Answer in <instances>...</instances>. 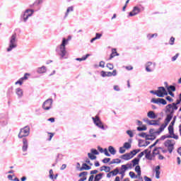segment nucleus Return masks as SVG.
<instances>
[{
  "label": "nucleus",
  "instance_id": "obj_36",
  "mask_svg": "<svg viewBox=\"0 0 181 181\" xmlns=\"http://www.w3.org/2000/svg\"><path fill=\"white\" fill-rule=\"evenodd\" d=\"M103 173H99L96 175L94 177V180L100 181L103 179Z\"/></svg>",
  "mask_w": 181,
  "mask_h": 181
},
{
  "label": "nucleus",
  "instance_id": "obj_35",
  "mask_svg": "<svg viewBox=\"0 0 181 181\" xmlns=\"http://www.w3.org/2000/svg\"><path fill=\"white\" fill-rule=\"evenodd\" d=\"M110 173L112 174V176H117V175L119 173V169H118V168H116L115 170L110 171Z\"/></svg>",
  "mask_w": 181,
  "mask_h": 181
},
{
  "label": "nucleus",
  "instance_id": "obj_30",
  "mask_svg": "<svg viewBox=\"0 0 181 181\" xmlns=\"http://www.w3.org/2000/svg\"><path fill=\"white\" fill-rule=\"evenodd\" d=\"M167 91L168 93L176 91V86L173 85H170V86L168 87Z\"/></svg>",
  "mask_w": 181,
  "mask_h": 181
},
{
  "label": "nucleus",
  "instance_id": "obj_44",
  "mask_svg": "<svg viewBox=\"0 0 181 181\" xmlns=\"http://www.w3.org/2000/svg\"><path fill=\"white\" fill-rule=\"evenodd\" d=\"M123 147H124V149H129V148H131V144H129L128 142H125L124 144Z\"/></svg>",
  "mask_w": 181,
  "mask_h": 181
},
{
  "label": "nucleus",
  "instance_id": "obj_38",
  "mask_svg": "<svg viewBox=\"0 0 181 181\" xmlns=\"http://www.w3.org/2000/svg\"><path fill=\"white\" fill-rule=\"evenodd\" d=\"M107 77H112V76H117V70H113V71L112 72H110V71H109V72H107Z\"/></svg>",
  "mask_w": 181,
  "mask_h": 181
},
{
  "label": "nucleus",
  "instance_id": "obj_28",
  "mask_svg": "<svg viewBox=\"0 0 181 181\" xmlns=\"http://www.w3.org/2000/svg\"><path fill=\"white\" fill-rule=\"evenodd\" d=\"M168 133L171 136H177V135L175 134V131L173 127H172V126H168Z\"/></svg>",
  "mask_w": 181,
  "mask_h": 181
},
{
  "label": "nucleus",
  "instance_id": "obj_3",
  "mask_svg": "<svg viewBox=\"0 0 181 181\" xmlns=\"http://www.w3.org/2000/svg\"><path fill=\"white\" fill-rule=\"evenodd\" d=\"M33 13H35V10L33 9H26L20 17L21 21L23 22L24 23H26L28 22V19L30 18V16H33Z\"/></svg>",
  "mask_w": 181,
  "mask_h": 181
},
{
  "label": "nucleus",
  "instance_id": "obj_23",
  "mask_svg": "<svg viewBox=\"0 0 181 181\" xmlns=\"http://www.w3.org/2000/svg\"><path fill=\"white\" fill-rule=\"evenodd\" d=\"M156 179L160 178V165H157L155 168Z\"/></svg>",
  "mask_w": 181,
  "mask_h": 181
},
{
  "label": "nucleus",
  "instance_id": "obj_52",
  "mask_svg": "<svg viewBox=\"0 0 181 181\" xmlns=\"http://www.w3.org/2000/svg\"><path fill=\"white\" fill-rule=\"evenodd\" d=\"M121 170L122 172H127V170H128V168H127L126 165H122L121 167Z\"/></svg>",
  "mask_w": 181,
  "mask_h": 181
},
{
  "label": "nucleus",
  "instance_id": "obj_45",
  "mask_svg": "<svg viewBox=\"0 0 181 181\" xmlns=\"http://www.w3.org/2000/svg\"><path fill=\"white\" fill-rule=\"evenodd\" d=\"M90 153H92L93 155H100V153L98 152V151H97V149L92 148L90 150Z\"/></svg>",
  "mask_w": 181,
  "mask_h": 181
},
{
  "label": "nucleus",
  "instance_id": "obj_47",
  "mask_svg": "<svg viewBox=\"0 0 181 181\" xmlns=\"http://www.w3.org/2000/svg\"><path fill=\"white\" fill-rule=\"evenodd\" d=\"M137 131H146V126L142 125V127H137Z\"/></svg>",
  "mask_w": 181,
  "mask_h": 181
},
{
  "label": "nucleus",
  "instance_id": "obj_8",
  "mask_svg": "<svg viewBox=\"0 0 181 181\" xmlns=\"http://www.w3.org/2000/svg\"><path fill=\"white\" fill-rule=\"evenodd\" d=\"M52 105H53V99H47L42 104V108L45 111H49L52 109Z\"/></svg>",
  "mask_w": 181,
  "mask_h": 181
},
{
  "label": "nucleus",
  "instance_id": "obj_21",
  "mask_svg": "<svg viewBox=\"0 0 181 181\" xmlns=\"http://www.w3.org/2000/svg\"><path fill=\"white\" fill-rule=\"evenodd\" d=\"M166 138H173L174 139H179V136H172L171 135H168V134L163 135L160 138V141H165Z\"/></svg>",
  "mask_w": 181,
  "mask_h": 181
},
{
  "label": "nucleus",
  "instance_id": "obj_63",
  "mask_svg": "<svg viewBox=\"0 0 181 181\" xmlns=\"http://www.w3.org/2000/svg\"><path fill=\"white\" fill-rule=\"evenodd\" d=\"M28 76H29V74H25L24 76L21 78L23 80V81L25 80H28Z\"/></svg>",
  "mask_w": 181,
  "mask_h": 181
},
{
  "label": "nucleus",
  "instance_id": "obj_22",
  "mask_svg": "<svg viewBox=\"0 0 181 181\" xmlns=\"http://www.w3.org/2000/svg\"><path fill=\"white\" fill-rule=\"evenodd\" d=\"M173 118V115L168 113L165 119V124H166V125H168L170 121H172Z\"/></svg>",
  "mask_w": 181,
  "mask_h": 181
},
{
  "label": "nucleus",
  "instance_id": "obj_32",
  "mask_svg": "<svg viewBox=\"0 0 181 181\" xmlns=\"http://www.w3.org/2000/svg\"><path fill=\"white\" fill-rule=\"evenodd\" d=\"M132 163H133V168L136 166V165H139V158H135L132 160Z\"/></svg>",
  "mask_w": 181,
  "mask_h": 181
},
{
  "label": "nucleus",
  "instance_id": "obj_34",
  "mask_svg": "<svg viewBox=\"0 0 181 181\" xmlns=\"http://www.w3.org/2000/svg\"><path fill=\"white\" fill-rule=\"evenodd\" d=\"M145 158L146 159H148V160H152L153 159V154L151 156V151H149L148 153H146V155L145 156Z\"/></svg>",
  "mask_w": 181,
  "mask_h": 181
},
{
  "label": "nucleus",
  "instance_id": "obj_62",
  "mask_svg": "<svg viewBox=\"0 0 181 181\" xmlns=\"http://www.w3.org/2000/svg\"><path fill=\"white\" fill-rule=\"evenodd\" d=\"M103 152L106 156H111V154L108 153V150L107 148H105Z\"/></svg>",
  "mask_w": 181,
  "mask_h": 181
},
{
  "label": "nucleus",
  "instance_id": "obj_60",
  "mask_svg": "<svg viewBox=\"0 0 181 181\" xmlns=\"http://www.w3.org/2000/svg\"><path fill=\"white\" fill-rule=\"evenodd\" d=\"M104 168H105V172H106L107 173H108V172L110 173L111 171V168L110 167L105 165Z\"/></svg>",
  "mask_w": 181,
  "mask_h": 181
},
{
  "label": "nucleus",
  "instance_id": "obj_39",
  "mask_svg": "<svg viewBox=\"0 0 181 181\" xmlns=\"http://www.w3.org/2000/svg\"><path fill=\"white\" fill-rule=\"evenodd\" d=\"M88 156L90 160H95V159H97V156H94V154L91 153H88Z\"/></svg>",
  "mask_w": 181,
  "mask_h": 181
},
{
  "label": "nucleus",
  "instance_id": "obj_1",
  "mask_svg": "<svg viewBox=\"0 0 181 181\" xmlns=\"http://www.w3.org/2000/svg\"><path fill=\"white\" fill-rule=\"evenodd\" d=\"M66 42L64 41L59 45H58L56 49L55 52L58 56L60 57V59H64L66 54H67V51L66 50Z\"/></svg>",
  "mask_w": 181,
  "mask_h": 181
},
{
  "label": "nucleus",
  "instance_id": "obj_64",
  "mask_svg": "<svg viewBox=\"0 0 181 181\" xmlns=\"http://www.w3.org/2000/svg\"><path fill=\"white\" fill-rule=\"evenodd\" d=\"M127 168V169H132V168L134 167L132 163H127L125 165Z\"/></svg>",
  "mask_w": 181,
  "mask_h": 181
},
{
  "label": "nucleus",
  "instance_id": "obj_15",
  "mask_svg": "<svg viewBox=\"0 0 181 181\" xmlns=\"http://www.w3.org/2000/svg\"><path fill=\"white\" fill-rule=\"evenodd\" d=\"M46 71H47V68H46L45 66H42L38 67L37 69V73L38 74H45V73H46Z\"/></svg>",
  "mask_w": 181,
  "mask_h": 181
},
{
  "label": "nucleus",
  "instance_id": "obj_25",
  "mask_svg": "<svg viewBox=\"0 0 181 181\" xmlns=\"http://www.w3.org/2000/svg\"><path fill=\"white\" fill-rule=\"evenodd\" d=\"M91 169V166L87 165V163H83L82 167H81L80 172H83V170H90Z\"/></svg>",
  "mask_w": 181,
  "mask_h": 181
},
{
  "label": "nucleus",
  "instance_id": "obj_59",
  "mask_svg": "<svg viewBox=\"0 0 181 181\" xmlns=\"http://www.w3.org/2000/svg\"><path fill=\"white\" fill-rule=\"evenodd\" d=\"M170 45H175V37H171L170 39Z\"/></svg>",
  "mask_w": 181,
  "mask_h": 181
},
{
  "label": "nucleus",
  "instance_id": "obj_57",
  "mask_svg": "<svg viewBox=\"0 0 181 181\" xmlns=\"http://www.w3.org/2000/svg\"><path fill=\"white\" fill-rule=\"evenodd\" d=\"M179 57V53L176 54L174 57H172V62H176Z\"/></svg>",
  "mask_w": 181,
  "mask_h": 181
},
{
  "label": "nucleus",
  "instance_id": "obj_51",
  "mask_svg": "<svg viewBox=\"0 0 181 181\" xmlns=\"http://www.w3.org/2000/svg\"><path fill=\"white\" fill-rule=\"evenodd\" d=\"M106 67H107V69H109V70H113L114 69V65L112 64H107Z\"/></svg>",
  "mask_w": 181,
  "mask_h": 181
},
{
  "label": "nucleus",
  "instance_id": "obj_37",
  "mask_svg": "<svg viewBox=\"0 0 181 181\" xmlns=\"http://www.w3.org/2000/svg\"><path fill=\"white\" fill-rule=\"evenodd\" d=\"M114 163H121V160L119 158H115L110 162V165H114Z\"/></svg>",
  "mask_w": 181,
  "mask_h": 181
},
{
  "label": "nucleus",
  "instance_id": "obj_27",
  "mask_svg": "<svg viewBox=\"0 0 181 181\" xmlns=\"http://www.w3.org/2000/svg\"><path fill=\"white\" fill-rule=\"evenodd\" d=\"M165 127H168V124H166V123H165V124H161L159 128V130L157 132H155L154 134H160V132H163L165 130Z\"/></svg>",
  "mask_w": 181,
  "mask_h": 181
},
{
  "label": "nucleus",
  "instance_id": "obj_58",
  "mask_svg": "<svg viewBox=\"0 0 181 181\" xmlns=\"http://www.w3.org/2000/svg\"><path fill=\"white\" fill-rule=\"evenodd\" d=\"M110 160H111V158H104V159L102 160V162H103V163H108V162H110Z\"/></svg>",
  "mask_w": 181,
  "mask_h": 181
},
{
  "label": "nucleus",
  "instance_id": "obj_33",
  "mask_svg": "<svg viewBox=\"0 0 181 181\" xmlns=\"http://www.w3.org/2000/svg\"><path fill=\"white\" fill-rule=\"evenodd\" d=\"M108 151L111 155H115V153H117V151H115V148H114L112 146L108 147Z\"/></svg>",
  "mask_w": 181,
  "mask_h": 181
},
{
  "label": "nucleus",
  "instance_id": "obj_61",
  "mask_svg": "<svg viewBox=\"0 0 181 181\" xmlns=\"http://www.w3.org/2000/svg\"><path fill=\"white\" fill-rule=\"evenodd\" d=\"M119 153H125V148L124 147H120L119 150Z\"/></svg>",
  "mask_w": 181,
  "mask_h": 181
},
{
  "label": "nucleus",
  "instance_id": "obj_11",
  "mask_svg": "<svg viewBox=\"0 0 181 181\" xmlns=\"http://www.w3.org/2000/svg\"><path fill=\"white\" fill-rule=\"evenodd\" d=\"M153 66V69H155V67H156V63H152L151 62H148L146 64V71H147L148 73H152V71H153V69H151V66Z\"/></svg>",
  "mask_w": 181,
  "mask_h": 181
},
{
  "label": "nucleus",
  "instance_id": "obj_42",
  "mask_svg": "<svg viewBox=\"0 0 181 181\" xmlns=\"http://www.w3.org/2000/svg\"><path fill=\"white\" fill-rule=\"evenodd\" d=\"M130 177H132V179H136L138 178V176L135 175V173L130 171L129 173Z\"/></svg>",
  "mask_w": 181,
  "mask_h": 181
},
{
  "label": "nucleus",
  "instance_id": "obj_55",
  "mask_svg": "<svg viewBox=\"0 0 181 181\" xmlns=\"http://www.w3.org/2000/svg\"><path fill=\"white\" fill-rule=\"evenodd\" d=\"M107 72L105 71H102L100 72V76H102L103 77H107Z\"/></svg>",
  "mask_w": 181,
  "mask_h": 181
},
{
  "label": "nucleus",
  "instance_id": "obj_10",
  "mask_svg": "<svg viewBox=\"0 0 181 181\" xmlns=\"http://www.w3.org/2000/svg\"><path fill=\"white\" fill-rule=\"evenodd\" d=\"M151 103H153L154 104H162L163 105H166V104H168L166 100L163 98H152Z\"/></svg>",
  "mask_w": 181,
  "mask_h": 181
},
{
  "label": "nucleus",
  "instance_id": "obj_49",
  "mask_svg": "<svg viewBox=\"0 0 181 181\" xmlns=\"http://www.w3.org/2000/svg\"><path fill=\"white\" fill-rule=\"evenodd\" d=\"M126 133L127 134V135H129V136H130V138H134V133L132 130H127Z\"/></svg>",
  "mask_w": 181,
  "mask_h": 181
},
{
  "label": "nucleus",
  "instance_id": "obj_40",
  "mask_svg": "<svg viewBox=\"0 0 181 181\" xmlns=\"http://www.w3.org/2000/svg\"><path fill=\"white\" fill-rule=\"evenodd\" d=\"M135 172H136L137 176H141V166L136 165L135 167Z\"/></svg>",
  "mask_w": 181,
  "mask_h": 181
},
{
  "label": "nucleus",
  "instance_id": "obj_46",
  "mask_svg": "<svg viewBox=\"0 0 181 181\" xmlns=\"http://www.w3.org/2000/svg\"><path fill=\"white\" fill-rule=\"evenodd\" d=\"M155 138L156 137L153 136L148 135L146 139V141H153V140H155Z\"/></svg>",
  "mask_w": 181,
  "mask_h": 181
},
{
  "label": "nucleus",
  "instance_id": "obj_43",
  "mask_svg": "<svg viewBox=\"0 0 181 181\" xmlns=\"http://www.w3.org/2000/svg\"><path fill=\"white\" fill-rule=\"evenodd\" d=\"M62 158H63V154L58 153L57 158H56V163H57V162H59V160H62Z\"/></svg>",
  "mask_w": 181,
  "mask_h": 181
},
{
  "label": "nucleus",
  "instance_id": "obj_5",
  "mask_svg": "<svg viewBox=\"0 0 181 181\" xmlns=\"http://www.w3.org/2000/svg\"><path fill=\"white\" fill-rule=\"evenodd\" d=\"M30 134V127L29 126H25V127L21 129L20 132L18 134V138L22 139L25 138V136H29Z\"/></svg>",
  "mask_w": 181,
  "mask_h": 181
},
{
  "label": "nucleus",
  "instance_id": "obj_24",
  "mask_svg": "<svg viewBox=\"0 0 181 181\" xmlns=\"http://www.w3.org/2000/svg\"><path fill=\"white\" fill-rule=\"evenodd\" d=\"M115 56H119V54L117 52V49L113 48L112 49V53L110 56L109 60H112V59H114V57H115Z\"/></svg>",
  "mask_w": 181,
  "mask_h": 181
},
{
  "label": "nucleus",
  "instance_id": "obj_19",
  "mask_svg": "<svg viewBox=\"0 0 181 181\" xmlns=\"http://www.w3.org/2000/svg\"><path fill=\"white\" fill-rule=\"evenodd\" d=\"M16 94L18 95V98H22V97H23V90L21 88H17L16 89Z\"/></svg>",
  "mask_w": 181,
  "mask_h": 181
},
{
  "label": "nucleus",
  "instance_id": "obj_16",
  "mask_svg": "<svg viewBox=\"0 0 181 181\" xmlns=\"http://www.w3.org/2000/svg\"><path fill=\"white\" fill-rule=\"evenodd\" d=\"M144 121L148 125H159L158 120H149L148 119H144Z\"/></svg>",
  "mask_w": 181,
  "mask_h": 181
},
{
  "label": "nucleus",
  "instance_id": "obj_53",
  "mask_svg": "<svg viewBox=\"0 0 181 181\" xmlns=\"http://www.w3.org/2000/svg\"><path fill=\"white\" fill-rule=\"evenodd\" d=\"M139 136H141V138H146V139L148 134H146V133H145V132H142L141 134H139Z\"/></svg>",
  "mask_w": 181,
  "mask_h": 181
},
{
  "label": "nucleus",
  "instance_id": "obj_29",
  "mask_svg": "<svg viewBox=\"0 0 181 181\" xmlns=\"http://www.w3.org/2000/svg\"><path fill=\"white\" fill-rule=\"evenodd\" d=\"M159 149H162V147L155 148V149L153 151V158H155V156H156V155L160 154V151H159Z\"/></svg>",
  "mask_w": 181,
  "mask_h": 181
},
{
  "label": "nucleus",
  "instance_id": "obj_54",
  "mask_svg": "<svg viewBox=\"0 0 181 181\" xmlns=\"http://www.w3.org/2000/svg\"><path fill=\"white\" fill-rule=\"evenodd\" d=\"M16 86H17V84H19L20 86H22V84H23V81L21 79V78L17 81L16 83H15Z\"/></svg>",
  "mask_w": 181,
  "mask_h": 181
},
{
  "label": "nucleus",
  "instance_id": "obj_4",
  "mask_svg": "<svg viewBox=\"0 0 181 181\" xmlns=\"http://www.w3.org/2000/svg\"><path fill=\"white\" fill-rule=\"evenodd\" d=\"M175 145H176V141L173 139H168L164 142V146L167 148L169 153H172L173 152Z\"/></svg>",
  "mask_w": 181,
  "mask_h": 181
},
{
  "label": "nucleus",
  "instance_id": "obj_12",
  "mask_svg": "<svg viewBox=\"0 0 181 181\" xmlns=\"http://www.w3.org/2000/svg\"><path fill=\"white\" fill-rule=\"evenodd\" d=\"M141 12V8H139V7L138 6H134L133 8L132 11H131L129 13V16H136V15H138V13H139Z\"/></svg>",
  "mask_w": 181,
  "mask_h": 181
},
{
  "label": "nucleus",
  "instance_id": "obj_17",
  "mask_svg": "<svg viewBox=\"0 0 181 181\" xmlns=\"http://www.w3.org/2000/svg\"><path fill=\"white\" fill-rule=\"evenodd\" d=\"M134 158V156H131V153H127L120 156L121 159H123L124 160H129V159H132Z\"/></svg>",
  "mask_w": 181,
  "mask_h": 181
},
{
  "label": "nucleus",
  "instance_id": "obj_2",
  "mask_svg": "<svg viewBox=\"0 0 181 181\" xmlns=\"http://www.w3.org/2000/svg\"><path fill=\"white\" fill-rule=\"evenodd\" d=\"M18 40H16V33L13 34L9 38L8 47L6 49V52H12L13 49L18 47Z\"/></svg>",
  "mask_w": 181,
  "mask_h": 181
},
{
  "label": "nucleus",
  "instance_id": "obj_7",
  "mask_svg": "<svg viewBox=\"0 0 181 181\" xmlns=\"http://www.w3.org/2000/svg\"><path fill=\"white\" fill-rule=\"evenodd\" d=\"M92 119L93 121V124H95V125L98 127V128H100V129L103 130L105 129V127H104V124H103V122H101L100 117L96 115L95 117H93Z\"/></svg>",
  "mask_w": 181,
  "mask_h": 181
},
{
  "label": "nucleus",
  "instance_id": "obj_26",
  "mask_svg": "<svg viewBox=\"0 0 181 181\" xmlns=\"http://www.w3.org/2000/svg\"><path fill=\"white\" fill-rule=\"evenodd\" d=\"M153 37H158V33H154V34L148 33L146 35V38L148 40H151L152 39H153Z\"/></svg>",
  "mask_w": 181,
  "mask_h": 181
},
{
  "label": "nucleus",
  "instance_id": "obj_13",
  "mask_svg": "<svg viewBox=\"0 0 181 181\" xmlns=\"http://www.w3.org/2000/svg\"><path fill=\"white\" fill-rule=\"evenodd\" d=\"M28 147H29V144L28 143V139H26L25 138L23 139V147H22L23 152H26V151H28Z\"/></svg>",
  "mask_w": 181,
  "mask_h": 181
},
{
  "label": "nucleus",
  "instance_id": "obj_18",
  "mask_svg": "<svg viewBox=\"0 0 181 181\" xmlns=\"http://www.w3.org/2000/svg\"><path fill=\"white\" fill-rule=\"evenodd\" d=\"M147 117L151 119H156V118H158V115H156V114H155V112L153 111L148 112Z\"/></svg>",
  "mask_w": 181,
  "mask_h": 181
},
{
  "label": "nucleus",
  "instance_id": "obj_9",
  "mask_svg": "<svg viewBox=\"0 0 181 181\" xmlns=\"http://www.w3.org/2000/svg\"><path fill=\"white\" fill-rule=\"evenodd\" d=\"M165 95H168V91L163 86L158 87V90H157V97H165Z\"/></svg>",
  "mask_w": 181,
  "mask_h": 181
},
{
  "label": "nucleus",
  "instance_id": "obj_41",
  "mask_svg": "<svg viewBox=\"0 0 181 181\" xmlns=\"http://www.w3.org/2000/svg\"><path fill=\"white\" fill-rule=\"evenodd\" d=\"M71 40V36H69L67 39L66 38H62V42H65V45L67 46L69 45V42Z\"/></svg>",
  "mask_w": 181,
  "mask_h": 181
},
{
  "label": "nucleus",
  "instance_id": "obj_50",
  "mask_svg": "<svg viewBox=\"0 0 181 181\" xmlns=\"http://www.w3.org/2000/svg\"><path fill=\"white\" fill-rule=\"evenodd\" d=\"M43 4V0H35L33 5H40Z\"/></svg>",
  "mask_w": 181,
  "mask_h": 181
},
{
  "label": "nucleus",
  "instance_id": "obj_14",
  "mask_svg": "<svg viewBox=\"0 0 181 181\" xmlns=\"http://www.w3.org/2000/svg\"><path fill=\"white\" fill-rule=\"evenodd\" d=\"M87 175H88V173L87 171H83L79 174V177H81L78 180V181H85L87 180Z\"/></svg>",
  "mask_w": 181,
  "mask_h": 181
},
{
  "label": "nucleus",
  "instance_id": "obj_48",
  "mask_svg": "<svg viewBox=\"0 0 181 181\" xmlns=\"http://www.w3.org/2000/svg\"><path fill=\"white\" fill-rule=\"evenodd\" d=\"M144 144H145V141H144V140H139V148H143V147H144Z\"/></svg>",
  "mask_w": 181,
  "mask_h": 181
},
{
  "label": "nucleus",
  "instance_id": "obj_56",
  "mask_svg": "<svg viewBox=\"0 0 181 181\" xmlns=\"http://www.w3.org/2000/svg\"><path fill=\"white\" fill-rule=\"evenodd\" d=\"M49 178L53 180L54 179V176L53 175V170H49Z\"/></svg>",
  "mask_w": 181,
  "mask_h": 181
},
{
  "label": "nucleus",
  "instance_id": "obj_20",
  "mask_svg": "<svg viewBox=\"0 0 181 181\" xmlns=\"http://www.w3.org/2000/svg\"><path fill=\"white\" fill-rule=\"evenodd\" d=\"M74 6H71L67 8L66 11L65 13V15L64 16V19H66V18H67V16H69V13H70V12H74Z\"/></svg>",
  "mask_w": 181,
  "mask_h": 181
},
{
  "label": "nucleus",
  "instance_id": "obj_6",
  "mask_svg": "<svg viewBox=\"0 0 181 181\" xmlns=\"http://www.w3.org/2000/svg\"><path fill=\"white\" fill-rule=\"evenodd\" d=\"M177 106L175 104V103H173L171 104H168L165 107V113L166 114H171L173 115L175 114V111L177 110Z\"/></svg>",
  "mask_w": 181,
  "mask_h": 181
},
{
  "label": "nucleus",
  "instance_id": "obj_31",
  "mask_svg": "<svg viewBox=\"0 0 181 181\" xmlns=\"http://www.w3.org/2000/svg\"><path fill=\"white\" fill-rule=\"evenodd\" d=\"M88 57H90V54H87L86 56H83L81 58H76V60L77 62H84V60H87Z\"/></svg>",
  "mask_w": 181,
  "mask_h": 181
}]
</instances>
